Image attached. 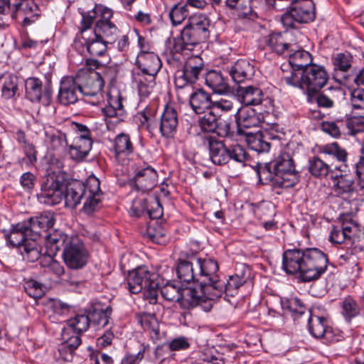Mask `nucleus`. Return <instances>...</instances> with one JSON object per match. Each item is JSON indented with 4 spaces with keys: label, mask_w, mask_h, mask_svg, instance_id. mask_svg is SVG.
<instances>
[{
    "label": "nucleus",
    "mask_w": 364,
    "mask_h": 364,
    "mask_svg": "<svg viewBox=\"0 0 364 364\" xmlns=\"http://www.w3.org/2000/svg\"><path fill=\"white\" fill-rule=\"evenodd\" d=\"M328 255L316 247L287 249L282 254V268L287 274H297L303 282L316 281L326 272Z\"/></svg>",
    "instance_id": "nucleus-1"
},
{
    "label": "nucleus",
    "mask_w": 364,
    "mask_h": 364,
    "mask_svg": "<svg viewBox=\"0 0 364 364\" xmlns=\"http://www.w3.org/2000/svg\"><path fill=\"white\" fill-rule=\"evenodd\" d=\"M100 186L99 179L94 176H89L85 183H69L63 193L65 206L75 208L82 200H85L83 212L87 214L94 213L100 206L102 192Z\"/></svg>",
    "instance_id": "nucleus-2"
},
{
    "label": "nucleus",
    "mask_w": 364,
    "mask_h": 364,
    "mask_svg": "<svg viewBox=\"0 0 364 364\" xmlns=\"http://www.w3.org/2000/svg\"><path fill=\"white\" fill-rule=\"evenodd\" d=\"M259 181H269L274 187L291 188L299 181V173L296 171L294 161L289 153H281L268 165L257 171Z\"/></svg>",
    "instance_id": "nucleus-3"
},
{
    "label": "nucleus",
    "mask_w": 364,
    "mask_h": 364,
    "mask_svg": "<svg viewBox=\"0 0 364 364\" xmlns=\"http://www.w3.org/2000/svg\"><path fill=\"white\" fill-rule=\"evenodd\" d=\"M197 294L203 302L215 300L216 295L221 292L223 284L220 282L217 274L219 267L216 261L212 259L196 258Z\"/></svg>",
    "instance_id": "nucleus-4"
},
{
    "label": "nucleus",
    "mask_w": 364,
    "mask_h": 364,
    "mask_svg": "<svg viewBox=\"0 0 364 364\" xmlns=\"http://www.w3.org/2000/svg\"><path fill=\"white\" fill-rule=\"evenodd\" d=\"M328 79L324 67L316 64L307 66L301 73L291 72L282 77L287 85L301 89L311 99L326 85Z\"/></svg>",
    "instance_id": "nucleus-5"
},
{
    "label": "nucleus",
    "mask_w": 364,
    "mask_h": 364,
    "mask_svg": "<svg viewBox=\"0 0 364 364\" xmlns=\"http://www.w3.org/2000/svg\"><path fill=\"white\" fill-rule=\"evenodd\" d=\"M213 28V24L208 15L198 13L191 16L181 33L180 48L176 45V51L193 50L195 46L208 39Z\"/></svg>",
    "instance_id": "nucleus-6"
},
{
    "label": "nucleus",
    "mask_w": 364,
    "mask_h": 364,
    "mask_svg": "<svg viewBox=\"0 0 364 364\" xmlns=\"http://www.w3.org/2000/svg\"><path fill=\"white\" fill-rule=\"evenodd\" d=\"M156 275L149 271L145 266L139 267L129 272L126 282L122 287L128 289L131 294H138L142 290L150 298L151 302L156 301L159 283Z\"/></svg>",
    "instance_id": "nucleus-7"
},
{
    "label": "nucleus",
    "mask_w": 364,
    "mask_h": 364,
    "mask_svg": "<svg viewBox=\"0 0 364 364\" xmlns=\"http://www.w3.org/2000/svg\"><path fill=\"white\" fill-rule=\"evenodd\" d=\"M31 236L26 223H18L14 225L11 232L6 235V240L13 247H21V255L24 259L30 262L37 261L41 255L40 246Z\"/></svg>",
    "instance_id": "nucleus-8"
},
{
    "label": "nucleus",
    "mask_w": 364,
    "mask_h": 364,
    "mask_svg": "<svg viewBox=\"0 0 364 364\" xmlns=\"http://www.w3.org/2000/svg\"><path fill=\"white\" fill-rule=\"evenodd\" d=\"M209 154L212 162L216 165H224L232 160L245 165L247 154L244 147L239 144L228 147L220 141L208 139Z\"/></svg>",
    "instance_id": "nucleus-9"
},
{
    "label": "nucleus",
    "mask_w": 364,
    "mask_h": 364,
    "mask_svg": "<svg viewBox=\"0 0 364 364\" xmlns=\"http://www.w3.org/2000/svg\"><path fill=\"white\" fill-rule=\"evenodd\" d=\"M66 174L61 170L48 173L41 185L38 198L41 203L54 205L63 200V188L65 186Z\"/></svg>",
    "instance_id": "nucleus-10"
},
{
    "label": "nucleus",
    "mask_w": 364,
    "mask_h": 364,
    "mask_svg": "<svg viewBox=\"0 0 364 364\" xmlns=\"http://www.w3.org/2000/svg\"><path fill=\"white\" fill-rule=\"evenodd\" d=\"M315 18L314 3L311 0H301L291 3L282 14L281 21L287 28H293L296 23H307Z\"/></svg>",
    "instance_id": "nucleus-11"
},
{
    "label": "nucleus",
    "mask_w": 364,
    "mask_h": 364,
    "mask_svg": "<svg viewBox=\"0 0 364 364\" xmlns=\"http://www.w3.org/2000/svg\"><path fill=\"white\" fill-rule=\"evenodd\" d=\"M161 294L166 300L178 302L184 309L193 308L203 302L196 287L181 288L173 284L167 283L161 289Z\"/></svg>",
    "instance_id": "nucleus-12"
},
{
    "label": "nucleus",
    "mask_w": 364,
    "mask_h": 364,
    "mask_svg": "<svg viewBox=\"0 0 364 364\" xmlns=\"http://www.w3.org/2000/svg\"><path fill=\"white\" fill-rule=\"evenodd\" d=\"M204 63L198 55L189 57L181 71H178L175 77V86L176 90L185 89V91L190 92L192 86L198 79V75L203 70Z\"/></svg>",
    "instance_id": "nucleus-13"
},
{
    "label": "nucleus",
    "mask_w": 364,
    "mask_h": 364,
    "mask_svg": "<svg viewBox=\"0 0 364 364\" xmlns=\"http://www.w3.org/2000/svg\"><path fill=\"white\" fill-rule=\"evenodd\" d=\"M73 129L75 136L69 146L70 158L76 161H82L92 149V140L88 128L79 123H73Z\"/></svg>",
    "instance_id": "nucleus-14"
},
{
    "label": "nucleus",
    "mask_w": 364,
    "mask_h": 364,
    "mask_svg": "<svg viewBox=\"0 0 364 364\" xmlns=\"http://www.w3.org/2000/svg\"><path fill=\"white\" fill-rule=\"evenodd\" d=\"M63 257L69 268L77 269L87 264L88 252L79 237H72L64 247Z\"/></svg>",
    "instance_id": "nucleus-15"
},
{
    "label": "nucleus",
    "mask_w": 364,
    "mask_h": 364,
    "mask_svg": "<svg viewBox=\"0 0 364 364\" xmlns=\"http://www.w3.org/2000/svg\"><path fill=\"white\" fill-rule=\"evenodd\" d=\"M176 93L181 100L189 99L190 106L196 114H201L206 109H211L213 105L211 95L203 89H195V87L192 86L190 92L180 89L176 90Z\"/></svg>",
    "instance_id": "nucleus-16"
},
{
    "label": "nucleus",
    "mask_w": 364,
    "mask_h": 364,
    "mask_svg": "<svg viewBox=\"0 0 364 364\" xmlns=\"http://www.w3.org/2000/svg\"><path fill=\"white\" fill-rule=\"evenodd\" d=\"M360 232L358 224L350 220L343 222L341 226H333L328 240L333 245H341L343 243H353V240L358 236Z\"/></svg>",
    "instance_id": "nucleus-17"
},
{
    "label": "nucleus",
    "mask_w": 364,
    "mask_h": 364,
    "mask_svg": "<svg viewBox=\"0 0 364 364\" xmlns=\"http://www.w3.org/2000/svg\"><path fill=\"white\" fill-rule=\"evenodd\" d=\"M23 223H26L31 237L36 241L43 233L46 235L48 230L53 226L55 218L53 213L46 211L23 221Z\"/></svg>",
    "instance_id": "nucleus-18"
},
{
    "label": "nucleus",
    "mask_w": 364,
    "mask_h": 364,
    "mask_svg": "<svg viewBox=\"0 0 364 364\" xmlns=\"http://www.w3.org/2000/svg\"><path fill=\"white\" fill-rule=\"evenodd\" d=\"M103 87L104 82L102 77L95 73L88 77L85 85L80 84V94L85 97V101L95 105L98 104L102 99Z\"/></svg>",
    "instance_id": "nucleus-19"
},
{
    "label": "nucleus",
    "mask_w": 364,
    "mask_h": 364,
    "mask_svg": "<svg viewBox=\"0 0 364 364\" xmlns=\"http://www.w3.org/2000/svg\"><path fill=\"white\" fill-rule=\"evenodd\" d=\"M26 96L33 102H38L41 100L43 103L50 102L52 90L49 85L43 87V82L37 77H29L25 82Z\"/></svg>",
    "instance_id": "nucleus-20"
},
{
    "label": "nucleus",
    "mask_w": 364,
    "mask_h": 364,
    "mask_svg": "<svg viewBox=\"0 0 364 364\" xmlns=\"http://www.w3.org/2000/svg\"><path fill=\"white\" fill-rule=\"evenodd\" d=\"M136 65L139 70L133 71V73L156 76L161 68L162 63L158 55L153 51H150L148 53H138L136 59Z\"/></svg>",
    "instance_id": "nucleus-21"
},
{
    "label": "nucleus",
    "mask_w": 364,
    "mask_h": 364,
    "mask_svg": "<svg viewBox=\"0 0 364 364\" xmlns=\"http://www.w3.org/2000/svg\"><path fill=\"white\" fill-rule=\"evenodd\" d=\"M178 116L177 111L171 106L166 105L160 117L159 131L161 136L172 139L177 133Z\"/></svg>",
    "instance_id": "nucleus-22"
},
{
    "label": "nucleus",
    "mask_w": 364,
    "mask_h": 364,
    "mask_svg": "<svg viewBox=\"0 0 364 364\" xmlns=\"http://www.w3.org/2000/svg\"><path fill=\"white\" fill-rule=\"evenodd\" d=\"M79 79L73 77H64L60 82L58 92V100L64 105L75 103L80 93Z\"/></svg>",
    "instance_id": "nucleus-23"
},
{
    "label": "nucleus",
    "mask_w": 364,
    "mask_h": 364,
    "mask_svg": "<svg viewBox=\"0 0 364 364\" xmlns=\"http://www.w3.org/2000/svg\"><path fill=\"white\" fill-rule=\"evenodd\" d=\"M38 7L33 0H24L12 12L11 18L21 20L23 26H27L34 23L38 18Z\"/></svg>",
    "instance_id": "nucleus-24"
},
{
    "label": "nucleus",
    "mask_w": 364,
    "mask_h": 364,
    "mask_svg": "<svg viewBox=\"0 0 364 364\" xmlns=\"http://www.w3.org/2000/svg\"><path fill=\"white\" fill-rule=\"evenodd\" d=\"M238 132L244 134L243 129L257 127L261 123L259 115L250 107H242L235 114Z\"/></svg>",
    "instance_id": "nucleus-25"
},
{
    "label": "nucleus",
    "mask_w": 364,
    "mask_h": 364,
    "mask_svg": "<svg viewBox=\"0 0 364 364\" xmlns=\"http://www.w3.org/2000/svg\"><path fill=\"white\" fill-rule=\"evenodd\" d=\"M108 105L102 108L104 115L109 118H117L120 122L125 117L126 113L122 105V97L118 90H112L108 94Z\"/></svg>",
    "instance_id": "nucleus-26"
},
{
    "label": "nucleus",
    "mask_w": 364,
    "mask_h": 364,
    "mask_svg": "<svg viewBox=\"0 0 364 364\" xmlns=\"http://www.w3.org/2000/svg\"><path fill=\"white\" fill-rule=\"evenodd\" d=\"M114 155L122 165L128 164V157L134 152V146L129 134L121 133L114 140Z\"/></svg>",
    "instance_id": "nucleus-27"
},
{
    "label": "nucleus",
    "mask_w": 364,
    "mask_h": 364,
    "mask_svg": "<svg viewBox=\"0 0 364 364\" xmlns=\"http://www.w3.org/2000/svg\"><path fill=\"white\" fill-rule=\"evenodd\" d=\"M309 331L316 338H325L327 341L333 339L332 328L329 326L328 320L316 315H311L308 321Z\"/></svg>",
    "instance_id": "nucleus-28"
},
{
    "label": "nucleus",
    "mask_w": 364,
    "mask_h": 364,
    "mask_svg": "<svg viewBox=\"0 0 364 364\" xmlns=\"http://www.w3.org/2000/svg\"><path fill=\"white\" fill-rule=\"evenodd\" d=\"M85 45L87 52L92 56H104L107 51V40L90 32H83L80 37Z\"/></svg>",
    "instance_id": "nucleus-29"
},
{
    "label": "nucleus",
    "mask_w": 364,
    "mask_h": 364,
    "mask_svg": "<svg viewBox=\"0 0 364 364\" xmlns=\"http://www.w3.org/2000/svg\"><path fill=\"white\" fill-rule=\"evenodd\" d=\"M345 91L339 87H329L327 93L314 94L312 99L310 96H306L307 101L310 103L316 102L318 107L324 108H331L336 101L343 99Z\"/></svg>",
    "instance_id": "nucleus-30"
},
{
    "label": "nucleus",
    "mask_w": 364,
    "mask_h": 364,
    "mask_svg": "<svg viewBox=\"0 0 364 364\" xmlns=\"http://www.w3.org/2000/svg\"><path fill=\"white\" fill-rule=\"evenodd\" d=\"M157 173L151 166H146L139 170L134 178L136 188L142 191L152 189L157 184Z\"/></svg>",
    "instance_id": "nucleus-31"
},
{
    "label": "nucleus",
    "mask_w": 364,
    "mask_h": 364,
    "mask_svg": "<svg viewBox=\"0 0 364 364\" xmlns=\"http://www.w3.org/2000/svg\"><path fill=\"white\" fill-rule=\"evenodd\" d=\"M237 95L240 102L244 107L259 105L264 98L262 90L254 85L240 86L237 90Z\"/></svg>",
    "instance_id": "nucleus-32"
},
{
    "label": "nucleus",
    "mask_w": 364,
    "mask_h": 364,
    "mask_svg": "<svg viewBox=\"0 0 364 364\" xmlns=\"http://www.w3.org/2000/svg\"><path fill=\"white\" fill-rule=\"evenodd\" d=\"M132 79L141 100L147 98L153 92L156 85V76L132 73Z\"/></svg>",
    "instance_id": "nucleus-33"
},
{
    "label": "nucleus",
    "mask_w": 364,
    "mask_h": 364,
    "mask_svg": "<svg viewBox=\"0 0 364 364\" xmlns=\"http://www.w3.org/2000/svg\"><path fill=\"white\" fill-rule=\"evenodd\" d=\"M196 258H192L191 260L180 259L178 261L176 266L177 277L181 282L186 284L193 283V287L197 284L196 279Z\"/></svg>",
    "instance_id": "nucleus-34"
},
{
    "label": "nucleus",
    "mask_w": 364,
    "mask_h": 364,
    "mask_svg": "<svg viewBox=\"0 0 364 364\" xmlns=\"http://www.w3.org/2000/svg\"><path fill=\"white\" fill-rule=\"evenodd\" d=\"M205 84L215 94L225 95L230 92L228 80L220 72L210 70L205 76Z\"/></svg>",
    "instance_id": "nucleus-35"
},
{
    "label": "nucleus",
    "mask_w": 364,
    "mask_h": 364,
    "mask_svg": "<svg viewBox=\"0 0 364 364\" xmlns=\"http://www.w3.org/2000/svg\"><path fill=\"white\" fill-rule=\"evenodd\" d=\"M228 72L233 81L240 83L245 80L250 79L254 75L255 70L254 67L248 60L240 59L231 65Z\"/></svg>",
    "instance_id": "nucleus-36"
},
{
    "label": "nucleus",
    "mask_w": 364,
    "mask_h": 364,
    "mask_svg": "<svg viewBox=\"0 0 364 364\" xmlns=\"http://www.w3.org/2000/svg\"><path fill=\"white\" fill-rule=\"evenodd\" d=\"M287 35L288 33H285L284 35L281 33H272L264 38V42L271 50L278 54L291 52L294 50V44L285 41Z\"/></svg>",
    "instance_id": "nucleus-37"
},
{
    "label": "nucleus",
    "mask_w": 364,
    "mask_h": 364,
    "mask_svg": "<svg viewBox=\"0 0 364 364\" xmlns=\"http://www.w3.org/2000/svg\"><path fill=\"white\" fill-rule=\"evenodd\" d=\"M252 0H225L227 7L234 10L240 18L255 20L257 14L252 8Z\"/></svg>",
    "instance_id": "nucleus-38"
},
{
    "label": "nucleus",
    "mask_w": 364,
    "mask_h": 364,
    "mask_svg": "<svg viewBox=\"0 0 364 364\" xmlns=\"http://www.w3.org/2000/svg\"><path fill=\"white\" fill-rule=\"evenodd\" d=\"M246 136V142L248 147L257 152L264 153L268 152L270 149V143L266 140L265 137H273L269 135H264L261 131L255 133L244 132Z\"/></svg>",
    "instance_id": "nucleus-39"
},
{
    "label": "nucleus",
    "mask_w": 364,
    "mask_h": 364,
    "mask_svg": "<svg viewBox=\"0 0 364 364\" xmlns=\"http://www.w3.org/2000/svg\"><path fill=\"white\" fill-rule=\"evenodd\" d=\"M294 52L289 55V63L293 69L292 72L297 73L303 71L307 68L313 65L312 56L311 53L304 49L293 50Z\"/></svg>",
    "instance_id": "nucleus-40"
},
{
    "label": "nucleus",
    "mask_w": 364,
    "mask_h": 364,
    "mask_svg": "<svg viewBox=\"0 0 364 364\" xmlns=\"http://www.w3.org/2000/svg\"><path fill=\"white\" fill-rule=\"evenodd\" d=\"M246 282V278L244 275H239L237 274L229 277L227 281L220 279V282L223 284L221 292L216 295L215 299L225 294V299L230 301L227 297L234 296L237 293V289Z\"/></svg>",
    "instance_id": "nucleus-41"
},
{
    "label": "nucleus",
    "mask_w": 364,
    "mask_h": 364,
    "mask_svg": "<svg viewBox=\"0 0 364 364\" xmlns=\"http://www.w3.org/2000/svg\"><path fill=\"white\" fill-rule=\"evenodd\" d=\"M361 311L360 305L357 301L350 296L343 298L341 303V314L345 321L350 322L351 320L357 317Z\"/></svg>",
    "instance_id": "nucleus-42"
},
{
    "label": "nucleus",
    "mask_w": 364,
    "mask_h": 364,
    "mask_svg": "<svg viewBox=\"0 0 364 364\" xmlns=\"http://www.w3.org/2000/svg\"><path fill=\"white\" fill-rule=\"evenodd\" d=\"M1 96L6 99H11L14 97L18 90V79L16 76L6 73L1 78Z\"/></svg>",
    "instance_id": "nucleus-43"
},
{
    "label": "nucleus",
    "mask_w": 364,
    "mask_h": 364,
    "mask_svg": "<svg viewBox=\"0 0 364 364\" xmlns=\"http://www.w3.org/2000/svg\"><path fill=\"white\" fill-rule=\"evenodd\" d=\"M94 33L107 40L109 43L114 41L118 36L119 29L112 21L96 22L94 27Z\"/></svg>",
    "instance_id": "nucleus-44"
},
{
    "label": "nucleus",
    "mask_w": 364,
    "mask_h": 364,
    "mask_svg": "<svg viewBox=\"0 0 364 364\" xmlns=\"http://www.w3.org/2000/svg\"><path fill=\"white\" fill-rule=\"evenodd\" d=\"M90 326V317L85 313L77 314L67 321L63 328L73 331V333H82L86 331Z\"/></svg>",
    "instance_id": "nucleus-45"
},
{
    "label": "nucleus",
    "mask_w": 364,
    "mask_h": 364,
    "mask_svg": "<svg viewBox=\"0 0 364 364\" xmlns=\"http://www.w3.org/2000/svg\"><path fill=\"white\" fill-rule=\"evenodd\" d=\"M309 171L312 176L317 178H325L333 172L331 167L318 156L309 160Z\"/></svg>",
    "instance_id": "nucleus-46"
},
{
    "label": "nucleus",
    "mask_w": 364,
    "mask_h": 364,
    "mask_svg": "<svg viewBox=\"0 0 364 364\" xmlns=\"http://www.w3.org/2000/svg\"><path fill=\"white\" fill-rule=\"evenodd\" d=\"M43 237L46 240L47 245L56 251L60 250L63 247H64L70 239L66 234L58 230L46 233Z\"/></svg>",
    "instance_id": "nucleus-47"
},
{
    "label": "nucleus",
    "mask_w": 364,
    "mask_h": 364,
    "mask_svg": "<svg viewBox=\"0 0 364 364\" xmlns=\"http://www.w3.org/2000/svg\"><path fill=\"white\" fill-rule=\"evenodd\" d=\"M335 191L341 194L348 193L354 189V179L351 173H340L335 176Z\"/></svg>",
    "instance_id": "nucleus-48"
},
{
    "label": "nucleus",
    "mask_w": 364,
    "mask_h": 364,
    "mask_svg": "<svg viewBox=\"0 0 364 364\" xmlns=\"http://www.w3.org/2000/svg\"><path fill=\"white\" fill-rule=\"evenodd\" d=\"M81 333H73V331L63 328L62 338L64 341L62 348H68L70 353L73 352L81 343Z\"/></svg>",
    "instance_id": "nucleus-49"
},
{
    "label": "nucleus",
    "mask_w": 364,
    "mask_h": 364,
    "mask_svg": "<svg viewBox=\"0 0 364 364\" xmlns=\"http://www.w3.org/2000/svg\"><path fill=\"white\" fill-rule=\"evenodd\" d=\"M112 313L110 307L107 306L105 309H95L91 313L90 317V323L105 327L109 323V318Z\"/></svg>",
    "instance_id": "nucleus-50"
},
{
    "label": "nucleus",
    "mask_w": 364,
    "mask_h": 364,
    "mask_svg": "<svg viewBox=\"0 0 364 364\" xmlns=\"http://www.w3.org/2000/svg\"><path fill=\"white\" fill-rule=\"evenodd\" d=\"M220 119L216 114L210 109V112L205 114L200 119L199 124L201 129L205 132H214L218 127V122Z\"/></svg>",
    "instance_id": "nucleus-51"
},
{
    "label": "nucleus",
    "mask_w": 364,
    "mask_h": 364,
    "mask_svg": "<svg viewBox=\"0 0 364 364\" xmlns=\"http://www.w3.org/2000/svg\"><path fill=\"white\" fill-rule=\"evenodd\" d=\"M40 263L46 272H51L58 277L62 276L65 272L63 266L50 256L42 257Z\"/></svg>",
    "instance_id": "nucleus-52"
},
{
    "label": "nucleus",
    "mask_w": 364,
    "mask_h": 364,
    "mask_svg": "<svg viewBox=\"0 0 364 364\" xmlns=\"http://www.w3.org/2000/svg\"><path fill=\"white\" fill-rule=\"evenodd\" d=\"M188 10L186 6L176 4L170 11L168 16L173 26H178L188 16Z\"/></svg>",
    "instance_id": "nucleus-53"
},
{
    "label": "nucleus",
    "mask_w": 364,
    "mask_h": 364,
    "mask_svg": "<svg viewBox=\"0 0 364 364\" xmlns=\"http://www.w3.org/2000/svg\"><path fill=\"white\" fill-rule=\"evenodd\" d=\"M353 56L349 53H337L333 58V63L336 70L347 72L351 67Z\"/></svg>",
    "instance_id": "nucleus-54"
},
{
    "label": "nucleus",
    "mask_w": 364,
    "mask_h": 364,
    "mask_svg": "<svg viewBox=\"0 0 364 364\" xmlns=\"http://www.w3.org/2000/svg\"><path fill=\"white\" fill-rule=\"evenodd\" d=\"M48 143L50 149L56 151H60L68 145L66 136L64 133L58 132L48 135Z\"/></svg>",
    "instance_id": "nucleus-55"
},
{
    "label": "nucleus",
    "mask_w": 364,
    "mask_h": 364,
    "mask_svg": "<svg viewBox=\"0 0 364 364\" xmlns=\"http://www.w3.org/2000/svg\"><path fill=\"white\" fill-rule=\"evenodd\" d=\"M346 125L350 134L355 135L362 132L364 131V117L363 115L347 117Z\"/></svg>",
    "instance_id": "nucleus-56"
},
{
    "label": "nucleus",
    "mask_w": 364,
    "mask_h": 364,
    "mask_svg": "<svg viewBox=\"0 0 364 364\" xmlns=\"http://www.w3.org/2000/svg\"><path fill=\"white\" fill-rule=\"evenodd\" d=\"M151 219H158L163 215V208L158 197L148 198L146 212Z\"/></svg>",
    "instance_id": "nucleus-57"
},
{
    "label": "nucleus",
    "mask_w": 364,
    "mask_h": 364,
    "mask_svg": "<svg viewBox=\"0 0 364 364\" xmlns=\"http://www.w3.org/2000/svg\"><path fill=\"white\" fill-rule=\"evenodd\" d=\"M96 14L95 12V7L87 13L82 14V20L80 22V37L82 36L83 32L94 33V28L91 29V27L96 20Z\"/></svg>",
    "instance_id": "nucleus-58"
},
{
    "label": "nucleus",
    "mask_w": 364,
    "mask_h": 364,
    "mask_svg": "<svg viewBox=\"0 0 364 364\" xmlns=\"http://www.w3.org/2000/svg\"><path fill=\"white\" fill-rule=\"evenodd\" d=\"M354 169L358 185L360 188L364 189V144L360 149V155L354 165Z\"/></svg>",
    "instance_id": "nucleus-59"
},
{
    "label": "nucleus",
    "mask_w": 364,
    "mask_h": 364,
    "mask_svg": "<svg viewBox=\"0 0 364 364\" xmlns=\"http://www.w3.org/2000/svg\"><path fill=\"white\" fill-rule=\"evenodd\" d=\"M350 103L353 109L364 113V89H355L350 92Z\"/></svg>",
    "instance_id": "nucleus-60"
},
{
    "label": "nucleus",
    "mask_w": 364,
    "mask_h": 364,
    "mask_svg": "<svg viewBox=\"0 0 364 364\" xmlns=\"http://www.w3.org/2000/svg\"><path fill=\"white\" fill-rule=\"evenodd\" d=\"M324 151L328 154L334 156L341 163L346 162L347 159V152L340 147L337 143L327 144L324 147Z\"/></svg>",
    "instance_id": "nucleus-61"
},
{
    "label": "nucleus",
    "mask_w": 364,
    "mask_h": 364,
    "mask_svg": "<svg viewBox=\"0 0 364 364\" xmlns=\"http://www.w3.org/2000/svg\"><path fill=\"white\" fill-rule=\"evenodd\" d=\"M25 289L27 294L33 298L41 297L44 294L42 284L33 279L26 282Z\"/></svg>",
    "instance_id": "nucleus-62"
},
{
    "label": "nucleus",
    "mask_w": 364,
    "mask_h": 364,
    "mask_svg": "<svg viewBox=\"0 0 364 364\" xmlns=\"http://www.w3.org/2000/svg\"><path fill=\"white\" fill-rule=\"evenodd\" d=\"M95 12L97 16L96 22H110L114 14L111 9L102 4H96Z\"/></svg>",
    "instance_id": "nucleus-63"
},
{
    "label": "nucleus",
    "mask_w": 364,
    "mask_h": 364,
    "mask_svg": "<svg viewBox=\"0 0 364 364\" xmlns=\"http://www.w3.org/2000/svg\"><path fill=\"white\" fill-rule=\"evenodd\" d=\"M234 108V102L227 99H220L217 101H213L211 109L215 114L218 112L227 113L232 111Z\"/></svg>",
    "instance_id": "nucleus-64"
}]
</instances>
